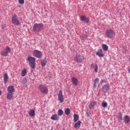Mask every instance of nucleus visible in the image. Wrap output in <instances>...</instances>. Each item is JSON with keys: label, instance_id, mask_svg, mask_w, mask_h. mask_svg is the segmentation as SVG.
<instances>
[{"label": "nucleus", "instance_id": "f257e3e1", "mask_svg": "<svg viewBox=\"0 0 130 130\" xmlns=\"http://www.w3.org/2000/svg\"><path fill=\"white\" fill-rule=\"evenodd\" d=\"M33 30L34 32H40L43 30V23H35L33 26Z\"/></svg>", "mask_w": 130, "mask_h": 130}, {"label": "nucleus", "instance_id": "f03ea898", "mask_svg": "<svg viewBox=\"0 0 130 130\" xmlns=\"http://www.w3.org/2000/svg\"><path fill=\"white\" fill-rule=\"evenodd\" d=\"M26 60H28L29 66L32 69H34L36 68L35 66L36 60L35 57L28 56Z\"/></svg>", "mask_w": 130, "mask_h": 130}, {"label": "nucleus", "instance_id": "7ed1b4c3", "mask_svg": "<svg viewBox=\"0 0 130 130\" xmlns=\"http://www.w3.org/2000/svg\"><path fill=\"white\" fill-rule=\"evenodd\" d=\"M12 23L15 26H19L21 24V22L18 19V16L16 14H14L12 17Z\"/></svg>", "mask_w": 130, "mask_h": 130}, {"label": "nucleus", "instance_id": "20e7f679", "mask_svg": "<svg viewBox=\"0 0 130 130\" xmlns=\"http://www.w3.org/2000/svg\"><path fill=\"white\" fill-rule=\"evenodd\" d=\"M38 88L41 93H42V94H47V93H48V88L44 85L41 84L39 86Z\"/></svg>", "mask_w": 130, "mask_h": 130}, {"label": "nucleus", "instance_id": "39448f33", "mask_svg": "<svg viewBox=\"0 0 130 130\" xmlns=\"http://www.w3.org/2000/svg\"><path fill=\"white\" fill-rule=\"evenodd\" d=\"M106 34L108 38H113L115 36V32L112 29H108L106 31Z\"/></svg>", "mask_w": 130, "mask_h": 130}, {"label": "nucleus", "instance_id": "423d86ee", "mask_svg": "<svg viewBox=\"0 0 130 130\" xmlns=\"http://www.w3.org/2000/svg\"><path fill=\"white\" fill-rule=\"evenodd\" d=\"M11 52V48L9 47H6L4 51H2L1 52V55L3 56H8V54Z\"/></svg>", "mask_w": 130, "mask_h": 130}, {"label": "nucleus", "instance_id": "0eeeda50", "mask_svg": "<svg viewBox=\"0 0 130 130\" xmlns=\"http://www.w3.org/2000/svg\"><path fill=\"white\" fill-rule=\"evenodd\" d=\"M32 55L38 58H41L42 57V53L38 50H35L33 52Z\"/></svg>", "mask_w": 130, "mask_h": 130}, {"label": "nucleus", "instance_id": "6e6552de", "mask_svg": "<svg viewBox=\"0 0 130 130\" xmlns=\"http://www.w3.org/2000/svg\"><path fill=\"white\" fill-rule=\"evenodd\" d=\"M74 58V60L75 61H76V62H82V61L84 60V56L76 55Z\"/></svg>", "mask_w": 130, "mask_h": 130}, {"label": "nucleus", "instance_id": "1a4fd4ad", "mask_svg": "<svg viewBox=\"0 0 130 130\" xmlns=\"http://www.w3.org/2000/svg\"><path fill=\"white\" fill-rule=\"evenodd\" d=\"M58 99L60 103H62L64 101L63 95L62 94V91L59 90L58 94Z\"/></svg>", "mask_w": 130, "mask_h": 130}, {"label": "nucleus", "instance_id": "9d476101", "mask_svg": "<svg viewBox=\"0 0 130 130\" xmlns=\"http://www.w3.org/2000/svg\"><path fill=\"white\" fill-rule=\"evenodd\" d=\"M110 89V86L109 84H105L102 86V91L104 92V93L107 92V91H109V89Z\"/></svg>", "mask_w": 130, "mask_h": 130}, {"label": "nucleus", "instance_id": "9b49d317", "mask_svg": "<svg viewBox=\"0 0 130 130\" xmlns=\"http://www.w3.org/2000/svg\"><path fill=\"white\" fill-rule=\"evenodd\" d=\"M96 55L99 56V57H104L105 55L103 53V50L102 49H100L98 50V51L96 52Z\"/></svg>", "mask_w": 130, "mask_h": 130}, {"label": "nucleus", "instance_id": "f8f14e48", "mask_svg": "<svg viewBox=\"0 0 130 130\" xmlns=\"http://www.w3.org/2000/svg\"><path fill=\"white\" fill-rule=\"evenodd\" d=\"M80 20L81 21H82L83 22H84V23H88L89 22V18L86 17V16L85 15H82L80 17Z\"/></svg>", "mask_w": 130, "mask_h": 130}, {"label": "nucleus", "instance_id": "ddd939ff", "mask_svg": "<svg viewBox=\"0 0 130 130\" xmlns=\"http://www.w3.org/2000/svg\"><path fill=\"white\" fill-rule=\"evenodd\" d=\"M71 82L74 86H78V84L79 82L78 81V79L74 77H72Z\"/></svg>", "mask_w": 130, "mask_h": 130}, {"label": "nucleus", "instance_id": "4468645a", "mask_svg": "<svg viewBox=\"0 0 130 130\" xmlns=\"http://www.w3.org/2000/svg\"><path fill=\"white\" fill-rule=\"evenodd\" d=\"M7 91L9 93H14L15 92V88H14L13 85H9L8 87Z\"/></svg>", "mask_w": 130, "mask_h": 130}, {"label": "nucleus", "instance_id": "2eb2a0df", "mask_svg": "<svg viewBox=\"0 0 130 130\" xmlns=\"http://www.w3.org/2000/svg\"><path fill=\"white\" fill-rule=\"evenodd\" d=\"M4 77V82L5 84H7L8 83V81H9V76L8 75V73H6L3 75Z\"/></svg>", "mask_w": 130, "mask_h": 130}, {"label": "nucleus", "instance_id": "dca6fc26", "mask_svg": "<svg viewBox=\"0 0 130 130\" xmlns=\"http://www.w3.org/2000/svg\"><path fill=\"white\" fill-rule=\"evenodd\" d=\"M13 97H14V94H13V92H7V98L8 100H12L13 99Z\"/></svg>", "mask_w": 130, "mask_h": 130}, {"label": "nucleus", "instance_id": "f3484780", "mask_svg": "<svg viewBox=\"0 0 130 130\" xmlns=\"http://www.w3.org/2000/svg\"><path fill=\"white\" fill-rule=\"evenodd\" d=\"M90 67H91V68H94L95 73H98V65H97V64L92 63L90 65Z\"/></svg>", "mask_w": 130, "mask_h": 130}, {"label": "nucleus", "instance_id": "a211bd4d", "mask_svg": "<svg viewBox=\"0 0 130 130\" xmlns=\"http://www.w3.org/2000/svg\"><path fill=\"white\" fill-rule=\"evenodd\" d=\"M51 119H52V120H58L59 117L56 114H54L51 117Z\"/></svg>", "mask_w": 130, "mask_h": 130}, {"label": "nucleus", "instance_id": "6ab92c4d", "mask_svg": "<svg viewBox=\"0 0 130 130\" xmlns=\"http://www.w3.org/2000/svg\"><path fill=\"white\" fill-rule=\"evenodd\" d=\"M129 119L130 118L128 116L126 115L124 117V122H125L126 123H128V122H129Z\"/></svg>", "mask_w": 130, "mask_h": 130}, {"label": "nucleus", "instance_id": "aec40b11", "mask_svg": "<svg viewBox=\"0 0 130 130\" xmlns=\"http://www.w3.org/2000/svg\"><path fill=\"white\" fill-rule=\"evenodd\" d=\"M26 74H27V69H24L21 71V76L22 77H25V76H26Z\"/></svg>", "mask_w": 130, "mask_h": 130}, {"label": "nucleus", "instance_id": "412c9836", "mask_svg": "<svg viewBox=\"0 0 130 130\" xmlns=\"http://www.w3.org/2000/svg\"><path fill=\"white\" fill-rule=\"evenodd\" d=\"M99 83V78H96L94 80V84H93V88H96L97 85L96 84Z\"/></svg>", "mask_w": 130, "mask_h": 130}, {"label": "nucleus", "instance_id": "4be33fe9", "mask_svg": "<svg viewBox=\"0 0 130 130\" xmlns=\"http://www.w3.org/2000/svg\"><path fill=\"white\" fill-rule=\"evenodd\" d=\"M80 126H81V121H78L77 122H76L74 124V127H75V128L80 127Z\"/></svg>", "mask_w": 130, "mask_h": 130}, {"label": "nucleus", "instance_id": "5701e85b", "mask_svg": "<svg viewBox=\"0 0 130 130\" xmlns=\"http://www.w3.org/2000/svg\"><path fill=\"white\" fill-rule=\"evenodd\" d=\"M78 120H79V115L76 114H74V122H76V121H78Z\"/></svg>", "mask_w": 130, "mask_h": 130}, {"label": "nucleus", "instance_id": "b1692460", "mask_svg": "<svg viewBox=\"0 0 130 130\" xmlns=\"http://www.w3.org/2000/svg\"><path fill=\"white\" fill-rule=\"evenodd\" d=\"M29 115L32 117V116H35V111L34 110H30L29 111Z\"/></svg>", "mask_w": 130, "mask_h": 130}, {"label": "nucleus", "instance_id": "393cba45", "mask_svg": "<svg viewBox=\"0 0 130 130\" xmlns=\"http://www.w3.org/2000/svg\"><path fill=\"white\" fill-rule=\"evenodd\" d=\"M103 49L105 51H107L108 50V46L105 44H103L102 45Z\"/></svg>", "mask_w": 130, "mask_h": 130}, {"label": "nucleus", "instance_id": "a878e982", "mask_svg": "<svg viewBox=\"0 0 130 130\" xmlns=\"http://www.w3.org/2000/svg\"><path fill=\"white\" fill-rule=\"evenodd\" d=\"M95 105H96V102H91L89 105V107L90 108H92V107H94V106H95Z\"/></svg>", "mask_w": 130, "mask_h": 130}, {"label": "nucleus", "instance_id": "bb28decb", "mask_svg": "<svg viewBox=\"0 0 130 130\" xmlns=\"http://www.w3.org/2000/svg\"><path fill=\"white\" fill-rule=\"evenodd\" d=\"M71 113V110L69 108L66 109L65 110V114L66 115H69Z\"/></svg>", "mask_w": 130, "mask_h": 130}, {"label": "nucleus", "instance_id": "cd10ccee", "mask_svg": "<svg viewBox=\"0 0 130 130\" xmlns=\"http://www.w3.org/2000/svg\"><path fill=\"white\" fill-rule=\"evenodd\" d=\"M62 114H63V111H62V110L61 109H59L58 110V115H59V116H61V115H62Z\"/></svg>", "mask_w": 130, "mask_h": 130}, {"label": "nucleus", "instance_id": "c85d7f7f", "mask_svg": "<svg viewBox=\"0 0 130 130\" xmlns=\"http://www.w3.org/2000/svg\"><path fill=\"white\" fill-rule=\"evenodd\" d=\"M41 64L42 67H45V66H46V61L45 60H43L41 61Z\"/></svg>", "mask_w": 130, "mask_h": 130}, {"label": "nucleus", "instance_id": "c756f323", "mask_svg": "<svg viewBox=\"0 0 130 130\" xmlns=\"http://www.w3.org/2000/svg\"><path fill=\"white\" fill-rule=\"evenodd\" d=\"M118 118L119 120H122V114L119 113L118 115Z\"/></svg>", "mask_w": 130, "mask_h": 130}, {"label": "nucleus", "instance_id": "7c9ffc66", "mask_svg": "<svg viewBox=\"0 0 130 130\" xmlns=\"http://www.w3.org/2000/svg\"><path fill=\"white\" fill-rule=\"evenodd\" d=\"M107 103L105 102H103L102 103V106H103V107L105 108V107H107Z\"/></svg>", "mask_w": 130, "mask_h": 130}, {"label": "nucleus", "instance_id": "2f4dec72", "mask_svg": "<svg viewBox=\"0 0 130 130\" xmlns=\"http://www.w3.org/2000/svg\"><path fill=\"white\" fill-rule=\"evenodd\" d=\"M80 38L81 40H85L87 38V37H85L84 36H81L80 37Z\"/></svg>", "mask_w": 130, "mask_h": 130}, {"label": "nucleus", "instance_id": "473e14b6", "mask_svg": "<svg viewBox=\"0 0 130 130\" xmlns=\"http://www.w3.org/2000/svg\"><path fill=\"white\" fill-rule=\"evenodd\" d=\"M18 3L21 4V5H24V0H18Z\"/></svg>", "mask_w": 130, "mask_h": 130}, {"label": "nucleus", "instance_id": "72a5a7b5", "mask_svg": "<svg viewBox=\"0 0 130 130\" xmlns=\"http://www.w3.org/2000/svg\"><path fill=\"white\" fill-rule=\"evenodd\" d=\"M2 29H6V25H2Z\"/></svg>", "mask_w": 130, "mask_h": 130}, {"label": "nucleus", "instance_id": "f704fd0d", "mask_svg": "<svg viewBox=\"0 0 130 130\" xmlns=\"http://www.w3.org/2000/svg\"><path fill=\"white\" fill-rule=\"evenodd\" d=\"M102 83H106V80H102Z\"/></svg>", "mask_w": 130, "mask_h": 130}, {"label": "nucleus", "instance_id": "c9c22d12", "mask_svg": "<svg viewBox=\"0 0 130 130\" xmlns=\"http://www.w3.org/2000/svg\"><path fill=\"white\" fill-rule=\"evenodd\" d=\"M22 82H23V83H24V82H27V81L24 79V80H22Z\"/></svg>", "mask_w": 130, "mask_h": 130}, {"label": "nucleus", "instance_id": "e433bc0d", "mask_svg": "<svg viewBox=\"0 0 130 130\" xmlns=\"http://www.w3.org/2000/svg\"><path fill=\"white\" fill-rule=\"evenodd\" d=\"M2 90H0V95H2Z\"/></svg>", "mask_w": 130, "mask_h": 130}, {"label": "nucleus", "instance_id": "4c0bfd02", "mask_svg": "<svg viewBox=\"0 0 130 130\" xmlns=\"http://www.w3.org/2000/svg\"><path fill=\"white\" fill-rule=\"evenodd\" d=\"M129 74H130V68L128 70Z\"/></svg>", "mask_w": 130, "mask_h": 130}, {"label": "nucleus", "instance_id": "58836bf2", "mask_svg": "<svg viewBox=\"0 0 130 130\" xmlns=\"http://www.w3.org/2000/svg\"><path fill=\"white\" fill-rule=\"evenodd\" d=\"M87 117L89 116L88 114H87Z\"/></svg>", "mask_w": 130, "mask_h": 130}]
</instances>
